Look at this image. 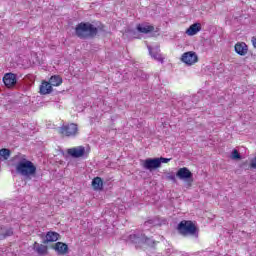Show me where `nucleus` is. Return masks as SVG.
Wrapping results in <instances>:
<instances>
[{"label": "nucleus", "instance_id": "9b49d317", "mask_svg": "<svg viewBox=\"0 0 256 256\" xmlns=\"http://www.w3.org/2000/svg\"><path fill=\"white\" fill-rule=\"evenodd\" d=\"M199 31H201V23H194L186 30V35L193 37L194 35H197Z\"/></svg>", "mask_w": 256, "mask_h": 256}, {"label": "nucleus", "instance_id": "6ab92c4d", "mask_svg": "<svg viewBox=\"0 0 256 256\" xmlns=\"http://www.w3.org/2000/svg\"><path fill=\"white\" fill-rule=\"evenodd\" d=\"M11 235H13V230L11 228H0V239L11 237Z\"/></svg>", "mask_w": 256, "mask_h": 256}, {"label": "nucleus", "instance_id": "5701e85b", "mask_svg": "<svg viewBox=\"0 0 256 256\" xmlns=\"http://www.w3.org/2000/svg\"><path fill=\"white\" fill-rule=\"evenodd\" d=\"M166 179H168V181H173L174 183L177 181L173 172L166 174Z\"/></svg>", "mask_w": 256, "mask_h": 256}, {"label": "nucleus", "instance_id": "b1692460", "mask_svg": "<svg viewBox=\"0 0 256 256\" xmlns=\"http://www.w3.org/2000/svg\"><path fill=\"white\" fill-rule=\"evenodd\" d=\"M144 243H146V245H150V246H153L155 245V241L151 238H144Z\"/></svg>", "mask_w": 256, "mask_h": 256}, {"label": "nucleus", "instance_id": "412c9836", "mask_svg": "<svg viewBox=\"0 0 256 256\" xmlns=\"http://www.w3.org/2000/svg\"><path fill=\"white\" fill-rule=\"evenodd\" d=\"M0 157L3 161H7L9 157H11V151L7 148H3L0 150Z\"/></svg>", "mask_w": 256, "mask_h": 256}, {"label": "nucleus", "instance_id": "f3484780", "mask_svg": "<svg viewBox=\"0 0 256 256\" xmlns=\"http://www.w3.org/2000/svg\"><path fill=\"white\" fill-rule=\"evenodd\" d=\"M92 187L95 191H101L103 189V180L101 177H96L92 180Z\"/></svg>", "mask_w": 256, "mask_h": 256}, {"label": "nucleus", "instance_id": "9d476101", "mask_svg": "<svg viewBox=\"0 0 256 256\" xmlns=\"http://www.w3.org/2000/svg\"><path fill=\"white\" fill-rule=\"evenodd\" d=\"M148 50L152 59H155V61H159V63H163V60L165 58H163V55H161V50H159L158 46H156L155 48L148 46Z\"/></svg>", "mask_w": 256, "mask_h": 256}, {"label": "nucleus", "instance_id": "39448f33", "mask_svg": "<svg viewBox=\"0 0 256 256\" xmlns=\"http://www.w3.org/2000/svg\"><path fill=\"white\" fill-rule=\"evenodd\" d=\"M176 177H178L180 181H187L188 186L191 187L193 183V173H191L187 167L180 168L176 173Z\"/></svg>", "mask_w": 256, "mask_h": 256}, {"label": "nucleus", "instance_id": "cd10ccee", "mask_svg": "<svg viewBox=\"0 0 256 256\" xmlns=\"http://www.w3.org/2000/svg\"><path fill=\"white\" fill-rule=\"evenodd\" d=\"M145 225H151V221L145 222Z\"/></svg>", "mask_w": 256, "mask_h": 256}, {"label": "nucleus", "instance_id": "423d86ee", "mask_svg": "<svg viewBox=\"0 0 256 256\" xmlns=\"http://www.w3.org/2000/svg\"><path fill=\"white\" fill-rule=\"evenodd\" d=\"M141 165L144 169L148 171H153L155 169H159L160 162L158 158H147L146 160L141 161Z\"/></svg>", "mask_w": 256, "mask_h": 256}, {"label": "nucleus", "instance_id": "7ed1b4c3", "mask_svg": "<svg viewBox=\"0 0 256 256\" xmlns=\"http://www.w3.org/2000/svg\"><path fill=\"white\" fill-rule=\"evenodd\" d=\"M177 230L179 231L180 235H195L197 233V227L193 223V221L190 220H182L177 227Z\"/></svg>", "mask_w": 256, "mask_h": 256}, {"label": "nucleus", "instance_id": "f257e3e1", "mask_svg": "<svg viewBox=\"0 0 256 256\" xmlns=\"http://www.w3.org/2000/svg\"><path fill=\"white\" fill-rule=\"evenodd\" d=\"M13 161L18 175H21V177H24L25 179L35 177L37 173V166L28 160L25 154H18L14 156Z\"/></svg>", "mask_w": 256, "mask_h": 256}, {"label": "nucleus", "instance_id": "0eeeda50", "mask_svg": "<svg viewBox=\"0 0 256 256\" xmlns=\"http://www.w3.org/2000/svg\"><path fill=\"white\" fill-rule=\"evenodd\" d=\"M181 61L186 65H195V63L199 61V58L197 57V54L195 52L189 51L182 55Z\"/></svg>", "mask_w": 256, "mask_h": 256}, {"label": "nucleus", "instance_id": "4468645a", "mask_svg": "<svg viewBox=\"0 0 256 256\" xmlns=\"http://www.w3.org/2000/svg\"><path fill=\"white\" fill-rule=\"evenodd\" d=\"M54 249H55V251H57V253H59V255H65V253H67L69 247L65 243L57 242L54 246Z\"/></svg>", "mask_w": 256, "mask_h": 256}, {"label": "nucleus", "instance_id": "6e6552de", "mask_svg": "<svg viewBox=\"0 0 256 256\" xmlns=\"http://www.w3.org/2000/svg\"><path fill=\"white\" fill-rule=\"evenodd\" d=\"M67 153H68V155H70V157H73L74 159H79V158L85 157V155H87V151H85V148L83 146L69 148L67 150Z\"/></svg>", "mask_w": 256, "mask_h": 256}, {"label": "nucleus", "instance_id": "4be33fe9", "mask_svg": "<svg viewBox=\"0 0 256 256\" xmlns=\"http://www.w3.org/2000/svg\"><path fill=\"white\" fill-rule=\"evenodd\" d=\"M231 159H234V161H237L241 159V154H239V151L237 149H234L231 153Z\"/></svg>", "mask_w": 256, "mask_h": 256}, {"label": "nucleus", "instance_id": "20e7f679", "mask_svg": "<svg viewBox=\"0 0 256 256\" xmlns=\"http://www.w3.org/2000/svg\"><path fill=\"white\" fill-rule=\"evenodd\" d=\"M58 132L63 137H77L79 135V126L75 123L63 124Z\"/></svg>", "mask_w": 256, "mask_h": 256}, {"label": "nucleus", "instance_id": "1a4fd4ad", "mask_svg": "<svg viewBox=\"0 0 256 256\" xmlns=\"http://www.w3.org/2000/svg\"><path fill=\"white\" fill-rule=\"evenodd\" d=\"M3 83L8 88L15 87V85L17 84V76L13 73H7L3 77Z\"/></svg>", "mask_w": 256, "mask_h": 256}, {"label": "nucleus", "instance_id": "aec40b11", "mask_svg": "<svg viewBox=\"0 0 256 256\" xmlns=\"http://www.w3.org/2000/svg\"><path fill=\"white\" fill-rule=\"evenodd\" d=\"M61 83H63V79H61L59 76H52L50 78V85L53 87H59Z\"/></svg>", "mask_w": 256, "mask_h": 256}, {"label": "nucleus", "instance_id": "ddd939ff", "mask_svg": "<svg viewBox=\"0 0 256 256\" xmlns=\"http://www.w3.org/2000/svg\"><path fill=\"white\" fill-rule=\"evenodd\" d=\"M48 249L49 248L46 245L39 244L37 242L34 243V250L38 255H47V253H49Z\"/></svg>", "mask_w": 256, "mask_h": 256}, {"label": "nucleus", "instance_id": "f03ea898", "mask_svg": "<svg viewBox=\"0 0 256 256\" xmlns=\"http://www.w3.org/2000/svg\"><path fill=\"white\" fill-rule=\"evenodd\" d=\"M75 33L80 39H87V37H95L97 35V27H94L93 24L87 22H81L75 28Z\"/></svg>", "mask_w": 256, "mask_h": 256}, {"label": "nucleus", "instance_id": "bb28decb", "mask_svg": "<svg viewBox=\"0 0 256 256\" xmlns=\"http://www.w3.org/2000/svg\"><path fill=\"white\" fill-rule=\"evenodd\" d=\"M130 239H131L133 242H136L137 239H139V237L137 236V234H132V235H130Z\"/></svg>", "mask_w": 256, "mask_h": 256}, {"label": "nucleus", "instance_id": "a211bd4d", "mask_svg": "<svg viewBox=\"0 0 256 256\" xmlns=\"http://www.w3.org/2000/svg\"><path fill=\"white\" fill-rule=\"evenodd\" d=\"M154 27L147 25V24H139L137 26V31H139V33H151V31H154Z\"/></svg>", "mask_w": 256, "mask_h": 256}, {"label": "nucleus", "instance_id": "dca6fc26", "mask_svg": "<svg viewBox=\"0 0 256 256\" xmlns=\"http://www.w3.org/2000/svg\"><path fill=\"white\" fill-rule=\"evenodd\" d=\"M55 241H59V233L48 232L46 234V240L44 241V243H54Z\"/></svg>", "mask_w": 256, "mask_h": 256}, {"label": "nucleus", "instance_id": "f8f14e48", "mask_svg": "<svg viewBox=\"0 0 256 256\" xmlns=\"http://www.w3.org/2000/svg\"><path fill=\"white\" fill-rule=\"evenodd\" d=\"M235 51L236 53H238V55L244 57V55H246L247 52L249 51V48L247 47V44H245L244 42H238L235 45Z\"/></svg>", "mask_w": 256, "mask_h": 256}, {"label": "nucleus", "instance_id": "393cba45", "mask_svg": "<svg viewBox=\"0 0 256 256\" xmlns=\"http://www.w3.org/2000/svg\"><path fill=\"white\" fill-rule=\"evenodd\" d=\"M158 161L160 162V167H161L162 163H169L171 161V158L160 157V158H158Z\"/></svg>", "mask_w": 256, "mask_h": 256}, {"label": "nucleus", "instance_id": "2eb2a0df", "mask_svg": "<svg viewBox=\"0 0 256 256\" xmlns=\"http://www.w3.org/2000/svg\"><path fill=\"white\" fill-rule=\"evenodd\" d=\"M53 91V87L49 82H42L40 86V93L41 95H49Z\"/></svg>", "mask_w": 256, "mask_h": 256}, {"label": "nucleus", "instance_id": "a878e982", "mask_svg": "<svg viewBox=\"0 0 256 256\" xmlns=\"http://www.w3.org/2000/svg\"><path fill=\"white\" fill-rule=\"evenodd\" d=\"M250 167H251L252 169H256V157L251 160Z\"/></svg>", "mask_w": 256, "mask_h": 256}]
</instances>
